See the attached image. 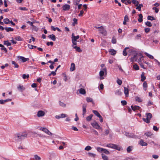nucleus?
<instances>
[{"label":"nucleus","mask_w":160,"mask_h":160,"mask_svg":"<svg viewBox=\"0 0 160 160\" xmlns=\"http://www.w3.org/2000/svg\"><path fill=\"white\" fill-rule=\"evenodd\" d=\"M28 134L26 132H20L16 133L14 135L15 140L17 141H21L27 137Z\"/></svg>","instance_id":"1"},{"label":"nucleus","mask_w":160,"mask_h":160,"mask_svg":"<svg viewBox=\"0 0 160 160\" xmlns=\"http://www.w3.org/2000/svg\"><path fill=\"white\" fill-rule=\"evenodd\" d=\"M106 146L108 147L111 148L113 149H116L118 151H120L121 148L118 145L110 143L107 145Z\"/></svg>","instance_id":"2"},{"label":"nucleus","mask_w":160,"mask_h":160,"mask_svg":"<svg viewBox=\"0 0 160 160\" xmlns=\"http://www.w3.org/2000/svg\"><path fill=\"white\" fill-rule=\"evenodd\" d=\"M146 118H143L142 119L143 121L146 122L147 123H148L150 122V120L152 117V115L150 113H146Z\"/></svg>","instance_id":"3"},{"label":"nucleus","mask_w":160,"mask_h":160,"mask_svg":"<svg viewBox=\"0 0 160 160\" xmlns=\"http://www.w3.org/2000/svg\"><path fill=\"white\" fill-rule=\"evenodd\" d=\"M141 53H136L131 58V62H133L136 61L137 58H138L139 56H141Z\"/></svg>","instance_id":"4"},{"label":"nucleus","mask_w":160,"mask_h":160,"mask_svg":"<svg viewBox=\"0 0 160 160\" xmlns=\"http://www.w3.org/2000/svg\"><path fill=\"white\" fill-rule=\"evenodd\" d=\"M40 130L43 131L48 135H52V133L50 132L48 129L45 128L41 127L40 128Z\"/></svg>","instance_id":"5"},{"label":"nucleus","mask_w":160,"mask_h":160,"mask_svg":"<svg viewBox=\"0 0 160 160\" xmlns=\"http://www.w3.org/2000/svg\"><path fill=\"white\" fill-rule=\"evenodd\" d=\"M91 125L94 128L97 129H100L101 128L98 123L95 121L93 122L92 123H91Z\"/></svg>","instance_id":"6"},{"label":"nucleus","mask_w":160,"mask_h":160,"mask_svg":"<svg viewBox=\"0 0 160 160\" xmlns=\"http://www.w3.org/2000/svg\"><path fill=\"white\" fill-rule=\"evenodd\" d=\"M100 33L102 34L104 36H106L107 34V32L106 30L102 26L99 30Z\"/></svg>","instance_id":"7"},{"label":"nucleus","mask_w":160,"mask_h":160,"mask_svg":"<svg viewBox=\"0 0 160 160\" xmlns=\"http://www.w3.org/2000/svg\"><path fill=\"white\" fill-rule=\"evenodd\" d=\"M87 105L86 104H84L82 106V115L83 116V117H84L85 114L86 113V108L87 107Z\"/></svg>","instance_id":"8"},{"label":"nucleus","mask_w":160,"mask_h":160,"mask_svg":"<svg viewBox=\"0 0 160 160\" xmlns=\"http://www.w3.org/2000/svg\"><path fill=\"white\" fill-rule=\"evenodd\" d=\"M104 72H107V68H103L102 70H101L99 72V74L100 77H102L104 75Z\"/></svg>","instance_id":"9"},{"label":"nucleus","mask_w":160,"mask_h":160,"mask_svg":"<svg viewBox=\"0 0 160 160\" xmlns=\"http://www.w3.org/2000/svg\"><path fill=\"white\" fill-rule=\"evenodd\" d=\"M12 99H7L5 100L2 99L0 100V104H4L5 103L11 101Z\"/></svg>","instance_id":"10"},{"label":"nucleus","mask_w":160,"mask_h":160,"mask_svg":"<svg viewBox=\"0 0 160 160\" xmlns=\"http://www.w3.org/2000/svg\"><path fill=\"white\" fill-rule=\"evenodd\" d=\"M45 115V112L41 110L39 111L37 113V116L38 117H41L44 116Z\"/></svg>","instance_id":"11"},{"label":"nucleus","mask_w":160,"mask_h":160,"mask_svg":"<svg viewBox=\"0 0 160 160\" xmlns=\"http://www.w3.org/2000/svg\"><path fill=\"white\" fill-rule=\"evenodd\" d=\"M70 8V6L68 4H65L63 6V10L67 11Z\"/></svg>","instance_id":"12"},{"label":"nucleus","mask_w":160,"mask_h":160,"mask_svg":"<svg viewBox=\"0 0 160 160\" xmlns=\"http://www.w3.org/2000/svg\"><path fill=\"white\" fill-rule=\"evenodd\" d=\"M131 108H132V109L133 111H135L137 110H139L141 108L140 107H139L138 106H137V105H135L134 106H133V105H132L131 106Z\"/></svg>","instance_id":"13"},{"label":"nucleus","mask_w":160,"mask_h":160,"mask_svg":"<svg viewBox=\"0 0 160 160\" xmlns=\"http://www.w3.org/2000/svg\"><path fill=\"white\" fill-rule=\"evenodd\" d=\"M79 38V35H77L76 36H75L74 33H72V39L74 41H77V40Z\"/></svg>","instance_id":"14"},{"label":"nucleus","mask_w":160,"mask_h":160,"mask_svg":"<svg viewBox=\"0 0 160 160\" xmlns=\"http://www.w3.org/2000/svg\"><path fill=\"white\" fill-rule=\"evenodd\" d=\"M18 89L20 92H22L25 89V88L23 86H21L19 85L17 87Z\"/></svg>","instance_id":"15"},{"label":"nucleus","mask_w":160,"mask_h":160,"mask_svg":"<svg viewBox=\"0 0 160 160\" xmlns=\"http://www.w3.org/2000/svg\"><path fill=\"white\" fill-rule=\"evenodd\" d=\"M141 81L143 82L146 79V77L145 76V73L144 72H142L141 75Z\"/></svg>","instance_id":"16"},{"label":"nucleus","mask_w":160,"mask_h":160,"mask_svg":"<svg viewBox=\"0 0 160 160\" xmlns=\"http://www.w3.org/2000/svg\"><path fill=\"white\" fill-rule=\"evenodd\" d=\"M129 91L128 88L126 87H124V93L126 97L128 96Z\"/></svg>","instance_id":"17"},{"label":"nucleus","mask_w":160,"mask_h":160,"mask_svg":"<svg viewBox=\"0 0 160 160\" xmlns=\"http://www.w3.org/2000/svg\"><path fill=\"white\" fill-rule=\"evenodd\" d=\"M48 37L53 41H55L56 40V37L54 34L50 35L48 36Z\"/></svg>","instance_id":"18"},{"label":"nucleus","mask_w":160,"mask_h":160,"mask_svg":"<svg viewBox=\"0 0 160 160\" xmlns=\"http://www.w3.org/2000/svg\"><path fill=\"white\" fill-rule=\"evenodd\" d=\"M143 87L144 90L146 91L147 89L148 85L146 81H144L143 84Z\"/></svg>","instance_id":"19"},{"label":"nucleus","mask_w":160,"mask_h":160,"mask_svg":"<svg viewBox=\"0 0 160 160\" xmlns=\"http://www.w3.org/2000/svg\"><path fill=\"white\" fill-rule=\"evenodd\" d=\"M75 69V64L74 63H72L71 64L70 71H73Z\"/></svg>","instance_id":"20"},{"label":"nucleus","mask_w":160,"mask_h":160,"mask_svg":"<svg viewBox=\"0 0 160 160\" xmlns=\"http://www.w3.org/2000/svg\"><path fill=\"white\" fill-rule=\"evenodd\" d=\"M79 93L80 94H83V95L85 94L86 93V92L85 90L84 89L82 88H80L79 90Z\"/></svg>","instance_id":"21"},{"label":"nucleus","mask_w":160,"mask_h":160,"mask_svg":"<svg viewBox=\"0 0 160 160\" xmlns=\"http://www.w3.org/2000/svg\"><path fill=\"white\" fill-rule=\"evenodd\" d=\"M140 144L142 146H147L148 144L146 142L143 141V140H141L140 142Z\"/></svg>","instance_id":"22"},{"label":"nucleus","mask_w":160,"mask_h":160,"mask_svg":"<svg viewBox=\"0 0 160 160\" xmlns=\"http://www.w3.org/2000/svg\"><path fill=\"white\" fill-rule=\"evenodd\" d=\"M4 29L7 32H12L13 31V29L12 28L10 27H5L4 28Z\"/></svg>","instance_id":"23"},{"label":"nucleus","mask_w":160,"mask_h":160,"mask_svg":"<svg viewBox=\"0 0 160 160\" xmlns=\"http://www.w3.org/2000/svg\"><path fill=\"white\" fill-rule=\"evenodd\" d=\"M139 18L138 19V20L139 22H142L143 16L142 14H140L139 15Z\"/></svg>","instance_id":"24"},{"label":"nucleus","mask_w":160,"mask_h":160,"mask_svg":"<svg viewBox=\"0 0 160 160\" xmlns=\"http://www.w3.org/2000/svg\"><path fill=\"white\" fill-rule=\"evenodd\" d=\"M109 52H111V54L112 55H115L116 53V51L113 49H110Z\"/></svg>","instance_id":"25"},{"label":"nucleus","mask_w":160,"mask_h":160,"mask_svg":"<svg viewBox=\"0 0 160 160\" xmlns=\"http://www.w3.org/2000/svg\"><path fill=\"white\" fill-rule=\"evenodd\" d=\"M145 54L146 56L148 57L149 58H150L151 59H154L152 55L148 54V53L147 52H145Z\"/></svg>","instance_id":"26"},{"label":"nucleus","mask_w":160,"mask_h":160,"mask_svg":"<svg viewBox=\"0 0 160 160\" xmlns=\"http://www.w3.org/2000/svg\"><path fill=\"white\" fill-rule=\"evenodd\" d=\"M92 111L93 113L98 117L101 115L96 110H93Z\"/></svg>","instance_id":"27"},{"label":"nucleus","mask_w":160,"mask_h":160,"mask_svg":"<svg viewBox=\"0 0 160 160\" xmlns=\"http://www.w3.org/2000/svg\"><path fill=\"white\" fill-rule=\"evenodd\" d=\"M20 59L23 62H25L26 61L28 60H29L28 58H25L23 57H22V56L20 57Z\"/></svg>","instance_id":"28"},{"label":"nucleus","mask_w":160,"mask_h":160,"mask_svg":"<svg viewBox=\"0 0 160 160\" xmlns=\"http://www.w3.org/2000/svg\"><path fill=\"white\" fill-rule=\"evenodd\" d=\"M88 156L91 157L95 158L96 156V154L91 152H88Z\"/></svg>","instance_id":"29"},{"label":"nucleus","mask_w":160,"mask_h":160,"mask_svg":"<svg viewBox=\"0 0 160 160\" xmlns=\"http://www.w3.org/2000/svg\"><path fill=\"white\" fill-rule=\"evenodd\" d=\"M93 116V115L92 114H90L89 116L87 117L86 118V120L88 121H90L91 120Z\"/></svg>","instance_id":"30"},{"label":"nucleus","mask_w":160,"mask_h":160,"mask_svg":"<svg viewBox=\"0 0 160 160\" xmlns=\"http://www.w3.org/2000/svg\"><path fill=\"white\" fill-rule=\"evenodd\" d=\"M137 8H136V9H138L139 11H140L141 10V8L143 6V5L142 4H139V5H138V6H136Z\"/></svg>","instance_id":"31"},{"label":"nucleus","mask_w":160,"mask_h":160,"mask_svg":"<svg viewBox=\"0 0 160 160\" xmlns=\"http://www.w3.org/2000/svg\"><path fill=\"white\" fill-rule=\"evenodd\" d=\"M102 159L104 160H108V157L106 155H105L104 154H103V153L102 154Z\"/></svg>","instance_id":"32"},{"label":"nucleus","mask_w":160,"mask_h":160,"mask_svg":"<svg viewBox=\"0 0 160 160\" xmlns=\"http://www.w3.org/2000/svg\"><path fill=\"white\" fill-rule=\"evenodd\" d=\"M103 148H101L100 147H98L96 148L97 150L100 152H103Z\"/></svg>","instance_id":"33"},{"label":"nucleus","mask_w":160,"mask_h":160,"mask_svg":"<svg viewBox=\"0 0 160 160\" xmlns=\"http://www.w3.org/2000/svg\"><path fill=\"white\" fill-rule=\"evenodd\" d=\"M144 134L147 137H150L152 135V132H147L145 133Z\"/></svg>","instance_id":"34"},{"label":"nucleus","mask_w":160,"mask_h":160,"mask_svg":"<svg viewBox=\"0 0 160 160\" xmlns=\"http://www.w3.org/2000/svg\"><path fill=\"white\" fill-rule=\"evenodd\" d=\"M4 22L6 24H8L9 23L10 21L8 18H6L3 19Z\"/></svg>","instance_id":"35"},{"label":"nucleus","mask_w":160,"mask_h":160,"mask_svg":"<svg viewBox=\"0 0 160 160\" xmlns=\"http://www.w3.org/2000/svg\"><path fill=\"white\" fill-rule=\"evenodd\" d=\"M147 19L149 20H153L155 19V18L152 16H148L147 17Z\"/></svg>","instance_id":"36"},{"label":"nucleus","mask_w":160,"mask_h":160,"mask_svg":"<svg viewBox=\"0 0 160 160\" xmlns=\"http://www.w3.org/2000/svg\"><path fill=\"white\" fill-rule=\"evenodd\" d=\"M73 48L76 49V51L78 52H82V50H81L80 48L79 47L75 46L73 47Z\"/></svg>","instance_id":"37"},{"label":"nucleus","mask_w":160,"mask_h":160,"mask_svg":"<svg viewBox=\"0 0 160 160\" xmlns=\"http://www.w3.org/2000/svg\"><path fill=\"white\" fill-rule=\"evenodd\" d=\"M4 44L7 45V46H9L11 45V43L9 42L8 40L4 41Z\"/></svg>","instance_id":"38"},{"label":"nucleus","mask_w":160,"mask_h":160,"mask_svg":"<svg viewBox=\"0 0 160 160\" xmlns=\"http://www.w3.org/2000/svg\"><path fill=\"white\" fill-rule=\"evenodd\" d=\"M73 22L72 23V25L73 26H74L77 23L78 20L76 18H74L73 19Z\"/></svg>","instance_id":"39"},{"label":"nucleus","mask_w":160,"mask_h":160,"mask_svg":"<svg viewBox=\"0 0 160 160\" xmlns=\"http://www.w3.org/2000/svg\"><path fill=\"white\" fill-rule=\"evenodd\" d=\"M143 56L141 54V56H139L138 57V58H137L138 59V62L139 63H141V58H143Z\"/></svg>","instance_id":"40"},{"label":"nucleus","mask_w":160,"mask_h":160,"mask_svg":"<svg viewBox=\"0 0 160 160\" xmlns=\"http://www.w3.org/2000/svg\"><path fill=\"white\" fill-rule=\"evenodd\" d=\"M132 3L134 4H135V6H138V5L139 4V2H138V1H136V0H132Z\"/></svg>","instance_id":"41"},{"label":"nucleus","mask_w":160,"mask_h":160,"mask_svg":"<svg viewBox=\"0 0 160 160\" xmlns=\"http://www.w3.org/2000/svg\"><path fill=\"white\" fill-rule=\"evenodd\" d=\"M29 74H28L27 75H26L25 74H23L22 77L23 79H25L26 78H29Z\"/></svg>","instance_id":"42"},{"label":"nucleus","mask_w":160,"mask_h":160,"mask_svg":"<svg viewBox=\"0 0 160 160\" xmlns=\"http://www.w3.org/2000/svg\"><path fill=\"white\" fill-rule=\"evenodd\" d=\"M81 0H74V5H77L78 4Z\"/></svg>","instance_id":"43"},{"label":"nucleus","mask_w":160,"mask_h":160,"mask_svg":"<svg viewBox=\"0 0 160 160\" xmlns=\"http://www.w3.org/2000/svg\"><path fill=\"white\" fill-rule=\"evenodd\" d=\"M128 48H126L123 50V55L124 56H126L127 55V53L126 52V49Z\"/></svg>","instance_id":"44"},{"label":"nucleus","mask_w":160,"mask_h":160,"mask_svg":"<svg viewBox=\"0 0 160 160\" xmlns=\"http://www.w3.org/2000/svg\"><path fill=\"white\" fill-rule=\"evenodd\" d=\"M15 39L16 40L19 41H22V38L20 36H17L15 37Z\"/></svg>","instance_id":"45"},{"label":"nucleus","mask_w":160,"mask_h":160,"mask_svg":"<svg viewBox=\"0 0 160 160\" xmlns=\"http://www.w3.org/2000/svg\"><path fill=\"white\" fill-rule=\"evenodd\" d=\"M103 152L104 153L106 154H110V152L109 151H108L106 149L104 148Z\"/></svg>","instance_id":"46"},{"label":"nucleus","mask_w":160,"mask_h":160,"mask_svg":"<svg viewBox=\"0 0 160 160\" xmlns=\"http://www.w3.org/2000/svg\"><path fill=\"white\" fill-rule=\"evenodd\" d=\"M92 149V147L89 146H87L85 148V150L86 151H89Z\"/></svg>","instance_id":"47"},{"label":"nucleus","mask_w":160,"mask_h":160,"mask_svg":"<svg viewBox=\"0 0 160 160\" xmlns=\"http://www.w3.org/2000/svg\"><path fill=\"white\" fill-rule=\"evenodd\" d=\"M133 68L135 70H138L139 69V67L137 65H134L133 66Z\"/></svg>","instance_id":"48"},{"label":"nucleus","mask_w":160,"mask_h":160,"mask_svg":"<svg viewBox=\"0 0 160 160\" xmlns=\"http://www.w3.org/2000/svg\"><path fill=\"white\" fill-rule=\"evenodd\" d=\"M86 100L87 102H92L93 101L92 98L89 97L87 98H86Z\"/></svg>","instance_id":"49"},{"label":"nucleus","mask_w":160,"mask_h":160,"mask_svg":"<svg viewBox=\"0 0 160 160\" xmlns=\"http://www.w3.org/2000/svg\"><path fill=\"white\" fill-rule=\"evenodd\" d=\"M34 158L36 160H41V158L38 156L37 155H34Z\"/></svg>","instance_id":"50"},{"label":"nucleus","mask_w":160,"mask_h":160,"mask_svg":"<svg viewBox=\"0 0 160 160\" xmlns=\"http://www.w3.org/2000/svg\"><path fill=\"white\" fill-rule=\"evenodd\" d=\"M135 99L137 102H141L142 101L141 99L139 97H135Z\"/></svg>","instance_id":"51"},{"label":"nucleus","mask_w":160,"mask_h":160,"mask_svg":"<svg viewBox=\"0 0 160 160\" xmlns=\"http://www.w3.org/2000/svg\"><path fill=\"white\" fill-rule=\"evenodd\" d=\"M12 63L14 65L15 67L18 68V65L14 61H12Z\"/></svg>","instance_id":"52"},{"label":"nucleus","mask_w":160,"mask_h":160,"mask_svg":"<svg viewBox=\"0 0 160 160\" xmlns=\"http://www.w3.org/2000/svg\"><path fill=\"white\" fill-rule=\"evenodd\" d=\"M145 24L148 27H151L152 26V24L149 21H147L145 22Z\"/></svg>","instance_id":"53"},{"label":"nucleus","mask_w":160,"mask_h":160,"mask_svg":"<svg viewBox=\"0 0 160 160\" xmlns=\"http://www.w3.org/2000/svg\"><path fill=\"white\" fill-rule=\"evenodd\" d=\"M33 22H31L30 21H28L27 22V23L29 24L32 27H35V28H36V27L34 26L33 24Z\"/></svg>","instance_id":"54"},{"label":"nucleus","mask_w":160,"mask_h":160,"mask_svg":"<svg viewBox=\"0 0 160 160\" xmlns=\"http://www.w3.org/2000/svg\"><path fill=\"white\" fill-rule=\"evenodd\" d=\"M124 21H126L127 22L128 21L129 18L128 17L127 15H125V16L124 17Z\"/></svg>","instance_id":"55"},{"label":"nucleus","mask_w":160,"mask_h":160,"mask_svg":"<svg viewBox=\"0 0 160 160\" xmlns=\"http://www.w3.org/2000/svg\"><path fill=\"white\" fill-rule=\"evenodd\" d=\"M121 103L122 105L124 106L127 104V102L125 100H122L121 101Z\"/></svg>","instance_id":"56"},{"label":"nucleus","mask_w":160,"mask_h":160,"mask_svg":"<svg viewBox=\"0 0 160 160\" xmlns=\"http://www.w3.org/2000/svg\"><path fill=\"white\" fill-rule=\"evenodd\" d=\"M117 82L119 85H121L122 83V81L121 80L119 79H118L117 80Z\"/></svg>","instance_id":"57"},{"label":"nucleus","mask_w":160,"mask_h":160,"mask_svg":"<svg viewBox=\"0 0 160 160\" xmlns=\"http://www.w3.org/2000/svg\"><path fill=\"white\" fill-rule=\"evenodd\" d=\"M59 104L62 107H66V105L64 103H63L62 102H61L60 101L59 102Z\"/></svg>","instance_id":"58"},{"label":"nucleus","mask_w":160,"mask_h":160,"mask_svg":"<svg viewBox=\"0 0 160 160\" xmlns=\"http://www.w3.org/2000/svg\"><path fill=\"white\" fill-rule=\"evenodd\" d=\"M116 39L115 38H113L112 40V42L113 44H115L116 43Z\"/></svg>","instance_id":"59"},{"label":"nucleus","mask_w":160,"mask_h":160,"mask_svg":"<svg viewBox=\"0 0 160 160\" xmlns=\"http://www.w3.org/2000/svg\"><path fill=\"white\" fill-rule=\"evenodd\" d=\"M127 152H130L132 150L131 147L130 146L128 147L127 149Z\"/></svg>","instance_id":"60"},{"label":"nucleus","mask_w":160,"mask_h":160,"mask_svg":"<svg viewBox=\"0 0 160 160\" xmlns=\"http://www.w3.org/2000/svg\"><path fill=\"white\" fill-rule=\"evenodd\" d=\"M53 44V43L52 42H47V46H49L50 45L51 46H52Z\"/></svg>","instance_id":"61"},{"label":"nucleus","mask_w":160,"mask_h":160,"mask_svg":"<svg viewBox=\"0 0 160 160\" xmlns=\"http://www.w3.org/2000/svg\"><path fill=\"white\" fill-rule=\"evenodd\" d=\"M144 30L146 33H148L150 31V28H145Z\"/></svg>","instance_id":"62"},{"label":"nucleus","mask_w":160,"mask_h":160,"mask_svg":"<svg viewBox=\"0 0 160 160\" xmlns=\"http://www.w3.org/2000/svg\"><path fill=\"white\" fill-rule=\"evenodd\" d=\"M19 9L22 10H24V11H26L28 10V9L25 7H20V8H19Z\"/></svg>","instance_id":"63"},{"label":"nucleus","mask_w":160,"mask_h":160,"mask_svg":"<svg viewBox=\"0 0 160 160\" xmlns=\"http://www.w3.org/2000/svg\"><path fill=\"white\" fill-rule=\"evenodd\" d=\"M135 137V135H134L132 133H130L129 134L128 138H134Z\"/></svg>","instance_id":"64"}]
</instances>
